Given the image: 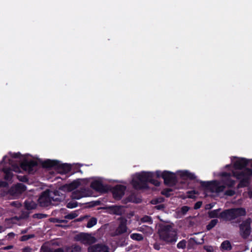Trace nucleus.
<instances>
[{
	"instance_id": "obj_7",
	"label": "nucleus",
	"mask_w": 252,
	"mask_h": 252,
	"mask_svg": "<svg viewBox=\"0 0 252 252\" xmlns=\"http://www.w3.org/2000/svg\"><path fill=\"white\" fill-rule=\"evenodd\" d=\"M60 202L61 198H56L52 196L50 190L46 189L43 191L39 196L38 202L41 207H48L52 204V201Z\"/></svg>"
},
{
	"instance_id": "obj_21",
	"label": "nucleus",
	"mask_w": 252,
	"mask_h": 252,
	"mask_svg": "<svg viewBox=\"0 0 252 252\" xmlns=\"http://www.w3.org/2000/svg\"><path fill=\"white\" fill-rule=\"evenodd\" d=\"M3 172L4 173V179L8 181H11L13 177L12 170L10 168H3Z\"/></svg>"
},
{
	"instance_id": "obj_11",
	"label": "nucleus",
	"mask_w": 252,
	"mask_h": 252,
	"mask_svg": "<svg viewBox=\"0 0 252 252\" xmlns=\"http://www.w3.org/2000/svg\"><path fill=\"white\" fill-rule=\"evenodd\" d=\"M232 176H233L232 173L226 172H223L220 174V176L222 178V182L229 188L233 187L235 183V181L231 179Z\"/></svg>"
},
{
	"instance_id": "obj_36",
	"label": "nucleus",
	"mask_w": 252,
	"mask_h": 252,
	"mask_svg": "<svg viewBox=\"0 0 252 252\" xmlns=\"http://www.w3.org/2000/svg\"><path fill=\"white\" fill-rule=\"evenodd\" d=\"M47 217V215L41 214V213H37L34 214L33 215V218L34 219H42L43 218H45Z\"/></svg>"
},
{
	"instance_id": "obj_28",
	"label": "nucleus",
	"mask_w": 252,
	"mask_h": 252,
	"mask_svg": "<svg viewBox=\"0 0 252 252\" xmlns=\"http://www.w3.org/2000/svg\"><path fill=\"white\" fill-rule=\"evenodd\" d=\"M97 223V219L96 218H91L88 221L87 224V227L91 228L95 225Z\"/></svg>"
},
{
	"instance_id": "obj_22",
	"label": "nucleus",
	"mask_w": 252,
	"mask_h": 252,
	"mask_svg": "<svg viewBox=\"0 0 252 252\" xmlns=\"http://www.w3.org/2000/svg\"><path fill=\"white\" fill-rule=\"evenodd\" d=\"M220 249L223 251H230L232 249L231 243L228 240H225L222 242L220 245Z\"/></svg>"
},
{
	"instance_id": "obj_27",
	"label": "nucleus",
	"mask_w": 252,
	"mask_h": 252,
	"mask_svg": "<svg viewBox=\"0 0 252 252\" xmlns=\"http://www.w3.org/2000/svg\"><path fill=\"white\" fill-rule=\"evenodd\" d=\"M130 238L134 240L140 241L143 240V236L139 233H132L130 235Z\"/></svg>"
},
{
	"instance_id": "obj_23",
	"label": "nucleus",
	"mask_w": 252,
	"mask_h": 252,
	"mask_svg": "<svg viewBox=\"0 0 252 252\" xmlns=\"http://www.w3.org/2000/svg\"><path fill=\"white\" fill-rule=\"evenodd\" d=\"M41 251L42 252H64L63 249L61 248L54 250L48 247H45L43 246L41 247Z\"/></svg>"
},
{
	"instance_id": "obj_53",
	"label": "nucleus",
	"mask_w": 252,
	"mask_h": 252,
	"mask_svg": "<svg viewBox=\"0 0 252 252\" xmlns=\"http://www.w3.org/2000/svg\"><path fill=\"white\" fill-rule=\"evenodd\" d=\"M248 194H249V197L250 198H252V190L249 192Z\"/></svg>"
},
{
	"instance_id": "obj_20",
	"label": "nucleus",
	"mask_w": 252,
	"mask_h": 252,
	"mask_svg": "<svg viewBox=\"0 0 252 252\" xmlns=\"http://www.w3.org/2000/svg\"><path fill=\"white\" fill-rule=\"evenodd\" d=\"M181 176L182 178L189 179L191 180H195L196 178V176L194 174L187 170L182 171L181 174Z\"/></svg>"
},
{
	"instance_id": "obj_33",
	"label": "nucleus",
	"mask_w": 252,
	"mask_h": 252,
	"mask_svg": "<svg viewBox=\"0 0 252 252\" xmlns=\"http://www.w3.org/2000/svg\"><path fill=\"white\" fill-rule=\"evenodd\" d=\"M17 178L22 182L26 183L29 181L28 177L26 175H17Z\"/></svg>"
},
{
	"instance_id": "obj_45",
	"label": "nucleus",
	"mask_w": 252,
	"mask_h": 252,
	"mask_svg": "<svg viewBox=\"0 0 252 252\" xmlns=\"http://www.w3.org/2000/svg\"><path fill=\"white\" fill-rule=\"evenodd\" d=\"M202 204V203L201 201H197L196 202L194 205V209L195 210L199 209Z\"/></svg>"
},
{
	"instance_id": "obj_29",
	"label": "nucleus",
	"mask_w": 252,
	"mask_h": 252,
	"mask_svg": "<svg viewBox=\"0 0 252 252\" xmlns=\"http://www.w3.org/2000/svg\"><path fill=\"white\" fill-rule=\"evenodd\" d=\"M164 200V198L162 197H158L156 198L153 199L151 201V203L153 205H158V204H160L163 202Z\"/></svg>"
},
{
	"instance_id": "obj_3",
	"label": "nucleus",
	"mask_w": 252,
	"mask_h": 252,
	"mask_svg": "<svg viewBox=\"0 0 252 252\" xmlns=\"http://www.w3.org/2000/svg\"><path fill=\"white\" fill-rule=\"evenodd\" d=\"M158 234L160 239L167 244H174L178 239L177 231L170 224L161 225L158 230Z\"/></svg>"
},
{
	"instance_id": "obj_57",
	"label": "nucleus",
	"mask_w": 252,
	"mask_h": 252,
	"mask_svg": "<svg viewBox=\"0 0 252 252\" xmlns=\"http://www.w3.org/2000/svg\"><path fill=\"white\" fill-rule=\"evenodd\" d=\"M241 222L240 219H238L237 221H236V223H240Z\"/></svg>"
},
{
	"instance_id": "obj_18",
	"label": "nucleus",
	"mask_w": 252,
	"mask_h": 252,
	"mask_svg": "<svg viewBox=\"0 0 252 252\" xmlns=\"http://www.w3.org/2000/svg\"><path fill=\"white\" fill-rule=\"evenodd\" d=\"M84 196H85V192L83 189L75 190L71 194V198L73 199H79Z\"/></svg>"
},
{
	"instance_id": "obj_17",
	"label": "nucleus",
	"mask_w": 252,
	"mask_h": 252,
	"mask_svg": "<svg viewBox=\"0 0 252 252\" xmlns=\"http://www.w3.org/2000/svg\"><path fill=\"white\" fill-rule=\"evenodd\" d=\"M126 220L121 221L118 227L115 231L117 235H121L127 231Z\"/></svg>"
},
{
	"instance_id": "obj_46",
	"label": "nucleus",
	"mask_w": 252,
	"mask_h": 252,
	"mask_svg": "<svg viewBox=\"0 0 252 252\" xmlns=\"http://www.w3.org/2000/svg\"><path fill=\"white\" fill-rule=\"evenodd\" d=\"M8 186V183L5 181H0V188H5Z\"/></svg>"
},
{
	"instance_id": "obj_5",
	"label": "nucleus",
	"mask_w": 252,
	"mask_h": 252,
	"mask_svg": "<svg viewBox=\"0 0 252 252\" xmlns=\"http://www.w3.org/2000/svg\"><path fill=\"white\" fill-rule=\"evenodd\" d=\"M155 174L157 178L161 177L163 179L164 183L166 186L173 187L177 184V177L173 172L166 170L163 172L157 171Z\"/></svg>"
},
{
	"instance_id": "obj_13",
	"label": "nucleus",
	"mask_w": 252,
	"mask_h": 252,
	"mask_svg": "<svg viewBox=\"0 0 252 252\" xmlns=\"http://www.w3.org/2000/svg\"><path fill=\"white\" fill-rule=\"evenodd\" d=\"M249 160L245 158H238L233 163V167L235 169L242 170L249 164Z\"/></svg>"
},
{
	"instance_id": "obj_51",
	"label": "nucleus",
	"mask_w": 252,
	"mask_h": 252,
	"mask_svg": "<svg viewBox=\"0 0 252 252\" xmlns=\"http://www.w3.org/2000/svg\"><path fill=\"white\" fill-rule=\"evenodd\" d=\"M56 222L59 223H66L67 221L66 220L57 219Z\"/></svg>"
},
{
	"instance_id": "obj_4",
	"label": "nucleus",
	"mask_w": 252,
	"mask_h": 252,
	"mask_svg": "<svg viewBox=\"0 0 252 252\" xmlns=\"http://www.w3.org/2000/svg\"><path fill=\"white\" fill-rule=\"evenodd\" d=\"M232 175L237 180H240L237 185V188H245L248 187L250 184V181L252 177V169L245 168L241 171H233Z\"/></svg>"
},
{
	"instance_id": "obj_8",
	"label": "nucleus",
	"mask_w": 252,
	"mask_h": 252,
	"mask_svg": "<svg viewBox=\"0 0 252 252\" xmlns=\"http://www.w3.org/2000/svg\"><path fill=\"white\" fill-rule=\"evenodd\" d=\"M251 222L250 218H248L239 224L240 234L243 238H247L251 232Z\"/></svg>"
},
{
	"instance_id": "obj_15",
	"label": "nucleus",
	"mask_w": 252,
	"mask_h": 252,
	"mask_svg": "<svg viewBox=\"0 0 252 252\" xmlns=\"http://www.w3.org/2000/svg\"><path fill=\"white\" fill-rule=\"evenodd\" d=\"M57 169L59 170V171L61 174H66L69 173L71 169V166L70 164L67 163H60L59 161L58 165L57 166Z\"/></svg>"
},
{
	"instance_id": "obj_58",
	"label": "nucleus",
	"mask_w": 252,
	"mask_h": 252,
	"mask_svg": "<svg viewBox=\"0 0 252 252\" xmlns=\"http://www.w3.org/2000/svg\"><path fill=\"white\" fill-rule=\"evenodd\" d=\"M81 220V219H77V220H77V221H80Z\"/></svg>"
},
{
	"instance_id": "obj_49",
	"label": "nucleus",
	"mask_w": 252,
	"mask_h": 252,
	"mask_svg": "<svg viewBox=\"0 0 252 252\" xmlns=\"http://www.w3.org/2000/svg\"><path fill=\"white\" fill-rule=\"evenodd\" d=\"M101 252H110L109 251V248L108 246L104 245L103 248V251Z\"/></svg>"
},
{
	"instance_id": "obj_47",
	"label": "nucleus",
	"mask_w": 252,
	"mask_h": 252,
	"mask_svg": "<svg viewBox=\"0 0 252 252\" xmlns=\"http://www.w3.org/2000/svg\"><path fill=\"white\" fill-rule=\"evenodd\" d=\"M11 205L16 207H19L20 206V203L17 201H13L11 203Z\"/></svg>"
},
{
	"instance_id": "obj_16",
	"label": "nucleus",
	"mask_w": 252,
	"mask_h": 252,
	"mask_svg": "<svg viewBox=\"0 0 252 252\" xmlns=\"http://www.w3.org/2000/svg\"><path fill=\"white\" fill-rule=\"evenodd\" d=\"M58 163L59 161L57 160L47 159L42 162V166L45 168H54L56 169Z\"/></svg>"
},
{
	"instance_id": "obj_39",
	"label": "nucleus",
	"mask_w": 252,
	"mask_h": 252,
	"mask_svg": "<svg viewBox=\"0 0 252 252\" xmlns=\"http://www.w3.org/2000/svg\"><path fill=\"white\" fill-rule=\"evenodd\" d=\"M142 221L143 222H150L151 223L152 222V218L148 216H145L144 217H143L141 219Z\"/></svg>"
},
{
	"instance_id": "obj_50",
	"label": "nucleus",
	"mask_w": 252,
	"mask_h": 252,
	"mask_svg": "<svg viewBox=\"0 0 252 252\" xmlns=\"http://www.w3.org/2000/svg\"><path fill=\"white\" fill-rule=\"evenodd\" d=\"M154 248L155 250H159L160 249V246L159 244H158L157 243H155L154 245Z\"/></svg>"
},
{
	"instance_id": "obj_1",
	"label": "nucleus",
	"mask_w": 252,
	"mask_h": 252,
	"mask_svg": "<svg viewBox=\"0 0 252 252\" xmlns=\"http://www.w3.org/2000/svg\"><path fill=\"white\" fill-rule=\"evenodd\" d=\"M155 176H156L155 173L151 172L143 171L136 173L131 181V185L136 190L148 189V183L158 187L160 183L158 180L153 179Z\"/></svg>"
},
{
	"instance_id": "obj_9",
	"label": "nucleus",
	"mask_w": 252,
	"mask_h": 252,
	"mask_svg": "<svg viewBox=\"0 0 252 252\" xmlns=\"http://www.w3.org/2000/svg\"><path fill=\"white\" fill-rule=\"evenodd\" d=\"M37 166V162L33 160H28L25 159L20 163V168L24 171H28L30 174H33L34 172L35 171L33 168Z\"/></svg>"
},
{
	"instance_id": "obj_35",
	"label": "nucleus",
	"mask_w": 252,
	"mask_h": 252,
	"mask_svg": "<svg viewBox=\"0 0 252 252\" xmlns=\"http://www.w3.org/2000/svg\"><path fill=\"white\" fill-rule=\"evenodd\" d=\"M34 237V234H28V235H23L21 237V240L22 241H27L31 238H32Z\"/></svg>"
},
{
	"instance_id": "obj_31",
	"label": "nucleus",
	"mask_w": 252,
	"mask_h": 252,
	"mask_svg": "<svg viewBox=\"0 0 252 252\" xmlns=\"http://www.w3.org/2000/svg\"><path fill=\"white\" fill-rule=\"evenodd\" d=\"M173 191V189L170 188H166L163 189L161 191V194L164 196H165L166 197H169L170 196L171 194L170 192Z\"/></svg>"
},
{
	"instance_id": "obj_59",
	"label": "nucleus",
	"mask_w": 252,
	"mask_h": 252,
	"mask_svg": "<svg viewBox=\"0 0 252 252\" xmlns=\"http://www.w3.org/2000/svg\"><path fill=\"white\" fill-rule=\"evenodd\" d=\"M76 248L77 249H79V250H80V248H79L77 247V248Z\"/></svg>"
},
{
	"instance_id": "obj_37",
	"label": "nucleus",
	"mask_w": 252,
	"mask_h": 252,
	"mask_svg": "<svg viewBox=\"0 0 252 252\" xmlns=\"http://www.w3.org/2000/svg\"><path fill=\"white\" fill-rule=\"evenodd\" d=\"M79 237L80 239L83 241H88L89 240V235L86 233H81Z\"/></svg>"
},
{
	"instance_id": "obj_24",
	"label": "nucleus",
	"mask_w": 252,
	"mask_h": 252,
	"mask_svg": "<svg viewBox=\"0 0 252 252\" xmlns=\"http://www.w3.org/2000/svg\"><path fill=\"white\" fill-rule=\"evenodd\" d=\"M37 204L33 201L26 200L25 202V208L28 210H31L35 209Z\"/></svg>"
},
{
	"instance_id": "obj_14",
	"label": "nucleus",
	"mask_w": 252,
	"mask_h": 252,
	"mask_svg": "<svg viewBox=\"0 0 252 252\" xmlns=\"http://www.w3.org/2000/svg\"><path fill=\"white\" fill-rule=\"evenodd\" d=\"M26 190V187L22 183H18L14 187H12L9 190L11 194L18 195L22 193Z\"/></svg>"
},
{
	"instance_id": "obj_2",
	"label": "nucleus",
	"mask_w": 252,
	"mask_h": 252,
	"mask_svg": "<svg viewBox=\"0 0 252 252\" xmlns=\"http://www.w3.org/2000/svg\"><path fill=\"white\" fill-rule=\"evenodd\" d=\"M220 209L210 211L208 216L210 218H220L225 221H229L240 217L246 215V209L244 208H234L226 209L220 213Z\"/></svg>"
},
{
	"instance_id": "obj_48",
	"label": "nucleus",
	"mask_w": 252,
	"mask_h": 252,
	"mask_svg": "<svg viewBox=\"0 0 252 252\" xmlns=\"http://www.w3.org/2000/svg\"><path fill=\"white\" fill-rule=\"evenodd\" d=\"M20 153H14L12 155V157L13 158H19L20 157Z\"/></svg>"
},
{
	"instance_id": "obj_42",
	"label": "nucleus",
	"mask_w": 252,
	"mask_h": 252,
	"mask_svg": "<svg viewBox=\"0 0 252 252\" xmlns=\"http://www.w3.org/2000/svg\"><path fill=\"white\" fill-rule=\"evenodd\" d=\"M114 211L116 214H119L118 212L120 210V215L122 213V206H114Z\"/></svg>"
},
{
	"instance_id": "obj_52",
	"label": "nucleus",
	"mask_w": 252,
	"mask_h": 252,
	"mask_svg": "<svg viewBox=\"0 0 252 252\" xmlns=\"http://www.w3.org/2000/svg\"><path fill=\"white\" fill-rule=\"evenodd\" d=\"M13 248V246L9 245L6 247H4L2 249L4 250H8L11 249Z\"/></svg>"
},
{
	"instance_id": "obj_38",
	"label": "nucleus",
	"mask_w": 252,
	"mask_h": 252,
	"mask_svg": "<svg viewBox=\"0 0 252 252\" xmlns=\"http://www.w3.org/2000/svg\"><path fill=\"white\" fill-rule=\"evenodd\" d=\"M235 194V191L233 189H227L226 190L224 194L229 196H232Z\"/></svg>"
},
{
	"instance_id": "obj_41",
	"label": "nucleus",
	"mask_w": 252,
	"mask_h": 252,
	"mask_svg": "<svg viewBox=\"0 0 252 252\" xmlns=\"http://www.w3.org/2000/svg\"><path fill=\"white\" fill-rule=\"evenodd\" d=\"M165 208V206L163 204H160L158 205H157L154 207L155 209H156L158 210H163Z\"/></svg>"
},
{
	"instance_id": "obj_55",
	"label": "nucleus",
	"mask_w": 252,
	"mask_h": 252,
	"mask_svg": "<svg viewBox=\"0 0 252 252\" xmlns=\"http://www.w3.org/2000/svg\"><path fill=\"white\" fill-rule=\"evenodd\" d=\"M15 172H17L18 170H20V168L18 167V166H16L15 168V169L14 170Z\"/></svg>"
},
{
	"instance_id": "obj_43",
	"label": "nucleus",
	"mask_w": 252,
	"mask_h": 252,
	"mask_svg": "<svg viewBox=\"0 0 252 252\" xmlns=\"http://www.w3.org/2000/svg\"><path fill=\"white\" fill-rule=\"evenodd\" d=\"M51 194L52 195V196H54V198H59V196H60V191H59L58 190H54V191H51Z\"/></svg>"
},
{
	"instance_id": "obj_12",
	"label": "nucleus",
	"mask_w": 252,
	"mask_h": 252,
	"mask_svg": "<svg viewBox=\"0 0 252 252\" xmlns=\"http://www.w3.org/2000/svg\"><path fill=\"white\" fill-rule=\"evenodd\" d=\"M90 187L96 191L105 193L108 191L107 186L104 185L102 182L99 180H95L91 183Z\"/></svg>"
},
{
	"instance_id": "obj_56",
	"label": "nucleus",
	"mask_w": 252,
	"mask_h": 252,
	"mask_svg": "<svg viewBox=\"0 0 252 252\" xmlns=\"http://www.w3.org/2000/svg\"><path fill=\"white\" fill-rule=\"evenodd\" d=\"M3 231V227L0 225V233Z\"/></svg>"
},
{
	"instance_id": "obj_32",
	"label": "nucleus",
	"mask_w": 252,
	"mask_h": 252,
	"mask_svg": "<svg viewBox=\"0 0 252 252\" xmlns=\"http://www.w3.org/2000/svg\"><path fill=\"white\" fill-rule=\"evenodd\" d=\"M187 242L185 240H182L180 241L177 245V247L178 249H185L186 247Z\"/></svg>"
},
{
	"instance_id": "obj_40",
	"label": "nucleus",
	"mask_w": 252,
	"mask_h": 252,
	"mask_svg": "<svg viewBox=\"0 0 252 252\" xmlns=\"http://www.w3.org/2000/svg\"><path fill=\"white\" fill-rule=\"evenodd\" d=\"M189 210V207L187 206H184L181 209V212L183 215H185Z\"/></svg>"
},
{
	"instance_id": "obj_44",
	"label": "nucleus",
	"mask_w": 252,
	"mask_h": 252,
	"mask_svg": "<svg viewBox=\"0 0 252 252\" xmlns=\"http://www.w3.org/2000/svg\"><path fill=\"white\" fill-rule=\"evenodd\" d=\"M33 250L29 246L25 247L22 249V252H32Z\"/></svg>"
},
{
	"instance_id": "obj_19",
	"label": "nucleus",
	"mask_w": 252,
	"mask_h": 252,
	"mask_svg": "<svg viewBox=\"0 0 252 252\" xmlns=\"http://www.w3.org/2000/svg\"><path fill=\"white\" fill-rule=\"evenodd\" d=\"M104 245L95 244L89 247L88 252H101Z\"/></svg>"
},
{
	"instance_id": "obj_26",
	"label": "nucleus",
	"mask_w": 252,
	"mask_h": 252,
	"mask_svg": "<svg viewBox=\"0 0 252 252\" xmlns=\"http://www.w3.org/2000/svg\"><path fill=\"white\" fill-rule=\"evenodd\" d=\"M80 185V183L78 181H73L68 185V189L70 190H74L77 189Z\"/></svg>"
},
{
	"instance_id": "obj_30",
	"label": "nucleus",
	"mask_w": 252,
	"mask_h": 252,
	"mask_svg": "<svg viewBox=\"0 0 252 252\" xmlns=\"http://www.w3.org/2000/svg\"><path fill=\"white\" fill-rule=\"evenodd\" d=\"M78 214L76 211L72 212L64 216L65 219L72 220L78 216Z\"/></svg>"
},
{
	"instance_id": "obj_34",
	"label": "nucleus",
	"mask_w": 252,
	"mask_h": 252,
	"mask_svg": "<svg viewBox=\"0 0 252 252\" xmlns=\"http://www.w3.org/2000/svg\"><path fill=\"white\" fill-rule=\"evenodd\" d=\"M78 206V203L76 201H70L69 202L67 203L66 205V207L68 208H74Z\"/></svg>"
},
{
	"instance_id": "obj_10",
	"label": "nucleus",
	"mask_w": 252,
	"mask_h": 252,
	"mask_svg": "<svg viewBox=\"0 0 252 252\" xmlns=\"http://www.w3.org/2000/svg\"><path fill=\"white\" fill-rule=\"evenodd\" d=\"M126 187L122 185H117L112 189L113 197L116 200H120L125 194Z\"/></svg>"
},
{
	"instance_id": "obj_25",
	"label": "nucleus",
	"mask_w": 252,
	"mask_h": 252,
	"mask_svg": "<svg viewBox=\"0 0 252 252\" xmlns=\"http://www.w3.org/2000/svg\"><path fill=\"white\" fill-rule=\"evenodd\" d=\"M219 221L217 219H213L209 223L206 225V229L208 231L211 230L213 228H214L217 224L218 223Z\"/></svg>"
},
{
	"instance_id": "obj_54",
	"label": "nucleus",
	"mask_w": 252,
	"mask_h": 252,
	"mask_svg": "<svg viewBox=\"0 0 252 252\" xmlns=\"http://www.w3.org/2000/svg\"><path fill=\"white\" fill-rule=\"evenodd\" d=\"M8 236H9V237H12V236L13 237L14 236V233H13L12 232L9 233H8Z\"/></svg>"
},
{
	"instance_id": "obj_6",
	"label": "nucleus",
	"mask_w": 252,
	"mask_h": 252,
	"mask_svg": "<svg viewBox=\"0 0 252 252\" xmlns=\"http://www.w3.org/2000/svg\"><path fill=\"white\" fill-rule=\"evenodd\" d=\"M200 184L201 187L209 190L212 192L220 193L224 190L225 186L220 185L218 181H202L199 180L196 181Z\"/></svg>"
}]
</instances>
